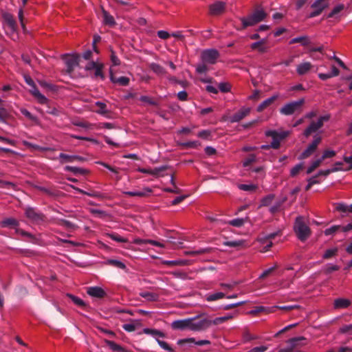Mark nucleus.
<instances>
[{"instance_id": "obj_1", "label": "nucleus", "mask_w": 352, "mask_h": 352, "mask_svg": "<svg viewBox=\"0 0 352 352\" xmlns=\"http://www.w3.org/2000/svg\"><path fill=\"white\" fill-rule=\"evenodd\" d=\"M267 16L266 12L262 9H256L252 14L247 17L240 19L242 23V29L253 26L263 21Z\"/></svg>"}, {"instance_id": "obj_2", "label": "nucleus", "mask_w": 352, "mask_h": 352, "mask_svg": "<svg viewBox=\"0 0 352 352\" xmlns=\"http://www.w3.org/2000/svg\"><path fill=\"white\" fill-rule=\"evenodd\" d=\"M294 230L298 238L305 241L311 234V230L303 221L302 217H298L294 223Z\"/></svg>"}, {"instance_id": "obj_3", "label": "nucleus", "mask_w": 352, "mask_h": 352, "mask_svg": "<svg viewBox=\"0 0 352 352\" xmlns=\"http://www.w3.org/2000/svg\"><path fill=\"white\" fill-rule=\"evenodd\" d=\"M189 318L190 330L192 331H204L212 324V321L207 318H202L199 316H195Z\"/></svg>"}, {"instance_id": "obj_4", "label": "nucleus", "mask_w": 352, "mask_h": 352, "mask_svg": "<svg viewBox=\"0 0 352 352\" xmlns=\"http://www.w3.org/2000/svg\"><path fill=\"white\" fill-rule=\"evenodd\" d=\"M289 133V131H286L278 132L274 130H269L265 132V135L272 138V142L270 144L272 148L278 149L280 146V142L285 140Z\"/></svg>"}, {"instance_id": "obj_5", "label": "nucleus", "mask_w": 352, "mask_h": 352, "mask_svg": "<svg viewBox=\"0 0 352 352\" xmlns=\"http://www.w3.org/2000/svg\"><path fill=\"white\" fill-rule=\"evenodd\" d=\"M304 103V98H301L297 101H293L287 103L280 109V113L284 116H291L298 111H300L301 107Z\"/></svg>"}, {"instance_id": "obj_6", "label": "nucleus", "mask_w": 352, "mask_h": 352, "mask_svg": "<svg viewBox=\"0 0 352 352\" xmlns=\"http://www.w3.org/2000/svg\"><path fill=\"white\" fill-rule=\"evenodd\" d=\"M220 57L219 52L216 49L204 50L201 53V59L203 63L214 65Z\"/></svg>"}, {"instance_id": "obj_7", "label": "nucleus", "mask_w": 352, "mask_h": 352, "mask_svg": "<svg viewBox=\"0 0 352 352\" xmlns=\"http://www.w3.org/2000/svg\"><path fill=\"white\" fill-rule=\"evenodd\" d=\"M177 344L183 347V350L186 351L188 349L192 346V344H196L198 346H204L208 345L210 344V341L208 340H201L199 341H196L194 338H188L184 339L178 340Z\"/></svg>"}, {"instance_id": "obj_8", "label": "nucleus", "mask_w": 352, "mask_h": 352, "mask_svg": "<svg viewBox=\"0 0 352 352\" xmlns=\"http://www.w3.org/2000/svg\"><path fill=\"white\" fill-rule=\"evenodd\" d=\"M80 58V56L78 54H65L63 56V59L67 66L66 71L68 74H71L74 68L78 65Z\"/></svg>"}, {"instance_id": "obj_9", "label": "nucleus", "mask_w": 352, "mask_h": 352, "mask_svg": "<svg viewBox=\"0 0 352 352\" xmlns=\"http://www.w3.org/2000/svg\"><path fill=\"white\" fill-rule=\"evenodd\" d=\"M322 138L320 136H314L313 142L307 146V148L301 153L300 159H306L311 156L317 149L318 144L320 143Z\"/></svg>"}, {"instance_id": "obj_10", "label": "nucleus", "mask_w": 352, "mask_h": 352, "mask_svg": "<svg viewBox=\"0 0 352 352\" xmlns=\"http://www.w3.org/2000/svg\"><path fill=\"white\" fill-rule=\"evenodd\" d=\"M327 7L328 3L327 0H316L311 5V8H314V10L309 14V17L314 18L319 16L322 12Z\"/></svg>"}, {"instance_id": "obj_11", "label": "nucleus", "mask_w": 352, "mask_h": 352, "mask_svg": "<svg viewBox=\"0 0 352 352\" xmlns=\"http://www.w3.org/2000/svg\"><path fill=\"white\" fill-rule=\"evenodd\" d=\"M226 4L222 1H216L209 6V12L211 15H220L224 12Z\"/></svg>"}, {"instance_id": "obj_12", "label": "nucleus", "mask_w": 352, "mask_h": 352, "mask_svg": "<svg viewBox=\"0 0 352 352\" xmlns=\"http://www.w3.org/2000/svg\"><path fill=\"white\" fill-rule=\"evenodd\" d=\"M171 327L175 330L190 329V318L175 320L171 323Z\"/></svg>"}, {"instance_id": "obj_13", "label": "nucleus", "mask_w": 352, "mask_h": 352, "mask_svg": "<svg viewBox=\"0 0 352 352\" xmlns=\"http://www.w3.org/2000/svg\"><path fill=\"white\" fill-rule=\"evenodd\" d=\"M250 108L243 107L230 117V122H238L246 117L250 113Z\"/></svg>"}, {"instance_id": "obj_14", "label": "nucleus", "mask_w": 352, "mask_h": 352, "mask_svg": "<svg viewBox=\"0 0 352 352\" xmlns=\"http://www.w3.org/2000/svg\"><path fill=\"white\" fill-rule=\"evenodd\" d=\"M2 17L4 23L12 32H14L16 30V23L12 14L8 12H4L2 14Z\"/></svg>"}, {"instance_id": "obj_15", "label": "nucleus", "mask_w": 352, "mask_h": 352, "mask_svg": "<svg viewBox=\"0 0 352 352\" xmlns=\"http://www.w3.org/2000/svg\"><path fill=\"white\" fill-rule=\"evenodd\" d=\"M26 217L33 221H38L43 219V215L42 213L37 212L33 208H27L25 209Z\"/></svg>"}, {"instance_id": "obj_16", "label": "nucleus", "mask_w": 352, "mask_h": 352, "mask_svg": "<svg viewBox=\"0 0 352 352\" xmlns=\"http://www.w3.org/2000/svg\"><path fill=\"white\" fill-rule=\"evenodd\" d=\"M168 166L166 165L162 166L160 167L155 168L154 169H146L144 168H138V171L142 173L149 174L154 176H157L162 171L168 169Z\"/></svg>"}, {"instance_id": "obj_17", "label": "nucleus", "mask_w": 352, "mask_h": 352, "mask_svg": "<svg viewBox=\"0 0 352 352\" xmlns=\"http://www.w3.org/2000/svg\"><path fill=\"white\" fill-rule=\"evenodd\" d=\"M31 87L32 89L30 90V92L38 100V102L41 104H46L48 101L47 98L41 94L36 85L34 84Z\"/></svg>"}, {"instance_id": "obj_18", "label": "nucleus", "mask_w": 352, "mask_h": 352, "mask_svg": "<svg viewBox=\"0 0 352 352\" xmlns=\"http://www.w3.org/2000/svg\"><path fill=\"white\" fill-rule=\"evenodd\" d=\"M87 294L93 297L102 298L106 295L103 289L100 287H91L87 289Z\"/></svg>"}, {"instance_id": "obj_19", "label": "nucleus", "mask_w": 352, "mask_h": 352, "mask_svg": "<svg viewBox=\"0 0 352 352\" xmlns=\"http://www.w3.org/2000/svg\"><path fill=\"white\" fill-rule=\"evenodd\" d=\"M58 159L60 160V161L62 164L66 163V162H73L75 160H77V161H83L84 160V158L80 156L69 155L65 154L63 153L59 154Z\"/></svg>"}, {"instance_id": "obj_20", "label": "nucleus", "mask_w": 352, "mask_h": 352, "mask_svg": "<svg viewBox=\"0 0 352 352\" xmlns=\"http://www.w3.org/2000/svg\"><path fill=\"white\" fill-rule=\"evenodd\" d=\"M351 300L346 298H336L333 302V308L335 309H345L350 306Z\"/></svg>"}, {"instance_id": "obj_21", "label": "nucleus", "mask_w": 352, "mask_h": 352, "mask_svg": "<svg viewBox=\"0 0 352 352\" xmlns=\"http://www.w3.org/2000/svg\"><path fill=\"white\" fill-rule=\"evenodd\" d=\"M278 98V95L276 94L272 96V97L265 100L262 102L257 107V111L261 112L264 109H265L267 107L271 105L277 98Z\"/></svg>"}, {"instance_id": "obj_22", "label": "nucleus", "mask_w": 352, "mask_h": 352, "mask_svg": "<svg viewBox=\"0 0 352 352\" xmlns=\"http://www.w3.org/2000/svg\"><path fill=\"white\" fill-rule=\"evenodd\" d=\"M102 17L103 22L106 25H108L109 27H113L114 25H116V22L113 16L104 10H102Z\"/></svg>"}, {"instance_id": "obj_23", "label": "nucleus", "mask_w": 352, "mask_h": 352, "mask_svg": "<svg viewBox=\"0 0 352 352\" xmlns=\"http://www.w3.org/2000/svg\"><path fill=\"white\" fill-rule=\"evenodd\" d=\"M288 346L284 349H281L278 352H300L298 349L296 348V340L295 339H289L287 341Z\"/></svg>"}, {"instance_id": "obj_24", "label": "nucleus", "mask_w": 352, "mask_h": 352, "mask_svg": "<svg viewBox=\"0 0 352 352\" xmlns=\"http://www.w3.org/2000/svg\"><path fill=\"white\" fill-rule=\"evenodd\" d=\"M18 226L19 221L14 218H7L0 222L2 228H16Z\"/></svg>"}, {"instance_id": "obj_25", "label": "nucleus", "mask_w": 352, "mask_h": 352, "mask_svg": "<svg viewBox=\"0 0 352 352\" xmlns=\"http://www.w3.org/2000/svg\"><path fill=\"white\" fill-rule=\"evenodd\" d=\"M67 296L77 306L84 309H87L88 308V305L81 298L71 294H67Z\"/></svg>"}, {"instance_id": "obj_26", "label": "nucleus", "mask_w": 352, "mask_h": 352, "mask_svg": "<svg viewBox=\"0 0 352 352\" xmlns=\"http://www.w3.org/2000/svg\"><path fill=\"white\" fill-rule=\"evenodd\" d=\"M57 224L58 226H63L69 230H74L76 228H78L77 225H76L75 223H74L68 220L63 219H58Z\"/></svg>"}, {"instance_id": "obj_27", "label": "nucleus", "mask_w": 352, "mask_h": 352, "mask_svg": "<svg viewBox=\"0 0 352 352\" xmlns=\"http://www.w3.org/2000/svg\"><path fill=\"white\" fill-rule=\"evenodd\" d=\"M300 43L302 46H308L311 43L309 38L307 36H302L292 38L289 41V44Z\"/></svg>"}, {"instance_id": "obj_28", "label": "nucleus", "mask_w": 352, "mask_h": 352, "mask_svg": "<svg viewBox=\"0 0 352 352\" xmlns=\"http://www.w3.org/2000/svg\"><path fill=\"white\" fill-rule=\"evenodd\" d=\"M312 67V65L309 62H305L300 64L297 67V73L299 75H304L307 74Z\"/></svg>"}, {"instance_id": "obj_29", "label": "nucleus", "mask_w": 352, "mask_h": 352, "mask_svg": "<svg viewBox=\"0 0 352 352\" xmlns=\"http://www.w3.org/2000/svg\"><path fill=\"white\" fill-rule=\"evenodd\" d=\"M110 78L113 83H118L122 86H126L129 83V78L126 76H120L119 78H116L114 77L113 74H111Z\"/></svg>"}, {"instance_id": "obj_30", "label": "nucleus", "mask_w": 352, "mask_h": 352, "mask_svg": "<svg viewBox=\"0 0 352 352\" xmlns=\"http://www.w3.org/2000/svg\"><path fill=\"white\" fill-rule=\"evenodd\" d=\"M149 68L157 75H164L166 73V69L163 67L155 63H150Z\"/></svg>"}, {"instance_id": "obj_31", "label": "nucleus", "mask_w": 352, "mask_h": 352, "mask_svg": "<svg viewBox=\"0 0 352 352\" xmlns=\"http://www.w3.org/2000/svg\"><path fill=\"white\" fill-rule=\"evenodd\" d=\"M140 296L150 302L157 301L159 298L158 294L148 292H142Z\"/></svg>"}, {"instance_id": "obj_32", "label": "nucleus", "mask_w": 352, "mask_h": 352, "mask_svg": "<svg viewBox=\"0 0 352 352\" xmlns=\"http://www.w3.org/2000/svg\"><path fill=\"white\" fill-rule=\"evenodd\" d=\"M226 297V294L223 292H216L213 294H208L206 295V300L208 302L215 301Z\"/></svg>"}, {"instance_id": "obj_33", "label": "nucleus", "mask_w": 352, "mask_h": 352, "mask_svg": "<svg viewBox=\"0 0 352 352\" xmlns=\"http://www.w3.org/2000/svg\"><path fill=\"white\" fill-rule=\"evenodd\" d=\"M143 333L145 334H147V335H151L153 337H155V336H159L161 338L165 337V334L162 331L157 330V329H155L145 328L143 329Z\"/></svg>"}, {"instance_id": "obj_34", "label": "nucleus", "mask_w": 352, "mask_h": 352, "mask_svg": "<svg viewBox=\"0 0 352 352\" xmlns=\"http://www.w3.org/2000/svg\"><path fill=\"white\" fill-rule=\"evenodd\" d=\"M105 342L107 343V344L108 345V346L113 351H116V352H125V350L124 349L116 344L115 342L113 341H111V340H105Z\"/></svg>"}, {"instance_id": "obj_35", "label": "nucleus", "mask_w": 352, "mask_h": 352, "mask_svg": "<svg viewBox=\"0 0 352 352\" xmlns=\"http://www.w3.org/2000/svg\"><path fill=\"white\" fill-rule=\"evenodd\" d=\"M181 146L184 148H197L201 146V142L199 141H188L186 142H182L180 144Z\"/></svg>"}, {"instance_id": "obj_36", "label": "nucleus", "mask_w": 352, "mask_h": 352, "mask_svg": "<svg viewBox=\"0 0 352 352\" xmlns=\"http://www.w3.org/2000/svg\"><path fill=\"white\" fill-rule=\"evenodd\" d=\"M96 105L98 107V109L96 111L97 113L103 116H107L109 113V111L107 109L106 104L102 102H97Z\"/></svg>"}, {"instance_id": "obj_37", "label": "nucleus", "mask_w": 352, "mask_h": 352, "mask_svg": "<svg viewBox=\"0 0 352 352\" xmlns=\"http://www.w3.org/2000/svg\"><path fill=\"white\" fill-rule=\"evenodd\" d=\"M38 190L50 197H55L57 195V192L53 188H49L44 186H38Z\"/></svg>"}, {"instance_id": "obj_38", "label": "nucleus", "mask_w": 352, "mask_h": 352, "mask_svg": "<svg viewBox=\"0 0 352 352\" xmlns=\"http://www.w3.org/2000/svg\"><path fill=\"white\" fill-rule=\"evenodd\" d=\"M107 236L111 239L112 240L116 241V242H118V243H126L127 242V239L124 238V237H122L121 236H120L118 234L116 233V232H112V233H109L107 234Z\"/></svg>"}, {"instance_id": "obj_39", "label": "nucleus", "mask_w": 352, "mask_h": 352, "mask_svg": "<svg viewBox=\"0 0 352 352\" xmlns=\"http://www.w3.org/2000/svg\"><path fill=\"white\" fill-rule=\"evenodd\" d=\"M344 170V168L333 167L331 169L320 170L316 175H318V177L321 176V175L328 176L331 173H334V172H337V171H340V170Z\"/></svg>"}, {"instance_id": "obj_40", "label": "nucleus", "mask_w": 352, "mask_h": 352, "mask_svg": "<svg viewBox=\"0 0 352 352\" xmlns=\"http://www.w3.org/2000/svg\"><path fill=\"white\" fill-rule=\"evenodd\" d=\"M318 131L316 126L315 122H311L309 126L304 131L303 135L308 138L311 133H315Z\"/></svg>"}, {"instance_id": "obj_41", "label": "nucleus", "mask_w": 352, "mask_h": 352, "mask_svg": "<svg viewBox=\"0 0 352 352\" xmlns=\"http://www.w3.org/2000/svg\"><path fill=\"white\" fill-rule=\"evenodd\" d=\"M65 170L67 171H70L74 174H81L84 175L87 173V171L85 169H82L81 168L76 167V166H67L65 168Z\"/></svg>"}, {"instance_id": "obj_42", "label": "nucleus", "mask_w": 352, "mask_h": 352, "mask_svg": "<svg viewBox=\"0 0 352 352\" xmlns=\"http://www.w3.org/2000/svg\"><path fill=\"white\" fill-rule=\"evenodd\" d=\"M74 189H76L77 191H78L81 194L87 195H88L89 197H97V198H100V199L104 198V196L101 193H100L98 192H85L83 190H81V189L78 188H74Z\"/></svg>"}, {"instance_id": "obj_43", "label": "nucleus", "mask_w": 352, "mask_h": 352, "mask_svg": "<svg viewBox=\"0 0 352 352\" xmlns=\"http://www.w3.org/2000/svg\"><path fill=\"white\" fill-rule=\"evenodd\" d=\"M232 318L233 316L231 314H228L225 316L216 318L213 321H212V324L217 325L227 321L228 320L232 319Z\"/></svg>"}, {"instance_id": "obj_44", "label": "nucleus", "mask_w": 352, "mask_h": 352, "mask_svg": "<svg viewBox=\"0 0 352 352\" xmlns=\"http://www.w3.org/2000/svg\"><path fill=\"white\" fill-rule=\"evenodd\" d=\"M318 175H314L307 179L308 184L305 187V190L308 191L311 189L313 185L320 183V181L317 179Z\"/></svg>"}, {"instance_id": "obj_45", "label": "nucleus", "mask_w": 352, "mask_h": 352, "mask_svg": "<svg viewBox=\"0 0 352 352\" xmlns=\"http://www.w3.org/2000/svg\"><path fill=\"white\" fill-rule=\"evenodd\" d=\"M322 161L320 160V158L314 161L311 166L307 168V173L310 174L316 168L319 167L320 164H322Z\"/></svg>"}, {"instance_id": "obj_46", "label": "nucleus", "mask_w": 352, "mask_h": 352, "mask_svg": "<svg viewBox=\"0 0 352 352\" xmlns=\"http://www.w3.org/2000/svg\"><path fill=\"white\" fill-rule=\"evenodd\" d=\"M330 118L329 115H326L323 116H320L317 122H315L316 126L317 127L318 130H319L321 127H322L324 122L326 121H328Z\"/></svg>"}, {"instance_id": "obj_47", "label": "nucleus", "mask_w": 352, "mask_h": 352, "mask_svg": "<svg viewBox=\"0 0 352 352\" xmlns=\"http://www.w3.org/2000/svg\"><path fill=\"white\" fill-rule=\"evenodd\" d=\"M330 118L329 115H326L323 116H320L317 122H315L316 126L317 127L318 130H319L321 127H322L324 122L326 121H328Z\"/></svg>"}, {"instance_id": "obj_48", "label": "nucleus", "mask_w": 352, "mask_h": 352, "mask_svg": "<svg viewBox=\"0 0 352 352\" xmlns=\"http://www.w3.org/2000/svg\"><path fill=\"white\" fill-rule=\"evenodd\" d=\"M238 187L244 191H254L257 189V186L254 184H239Z\"/></svg>"}, {"instance_id": "obj_49", "label": "nucleus", "mask_w": 352, "mask_h": 352, "mask_svg": "<svg viewBox=\"0 0 352 352\" xmlns=\"http://www.w3.org/2000/svg\"><path fill=\"white\" fill-rule=\"evenodd\" d=\"M339 230H341L342 231V227L340 226H333L331 228L326 229L324 233L326 236H329L333 234Z\"/></svg>"}, {"instance_id": "obj_50", "label": "nucleus", "mask_w": 352, "mask_h": 352, "mask_svg": "<svg viewBox=\"0 0 352 352\" xmlns=\"http://www.w3.org/2000/svg\"><path fill=\"white\" fill-rule=\"evenodd\" d=\"M344 8V5L340 4L336 6L332 11L328 14L329 18H332L335 16L337 14L340 13Z\"/></svg>"}, {"instance_id": "obj_51", "label": "nucleus", "mask_w": 352, "mask_h": 352, "mask_svg": "<svg viewBox=\"0 0 352 352\" xmlns=\"http://www.w3.org/2000/svg\"><path fill=\"white\" fill-rule=\"evenodd\" d=\"M274 198V195L272 194H270L266 197H263L261 200V206H267L271 204L272 200Z\"/></svg>"}, {"instance_id": "obj_52", "label": "nucleus", "mask_w": 352, "mask_h": 352, "mask_svg": "<svg viewBox=\"0 0 352 352\" xmlns=\"http://www.w3.org/2000/svg\"><path fill=\"white\" fill-rule=\"evenodd\" d=\"M335 209L337 211L346 212L349 210V206L346 205L344 203H336L334 204Z\"/></svg>"}, {"instance_id": "obj_53", "label": "nucleus", "mask_w": 352, "mask_h": 352, "mask_svg": "<svg viewBox=\"0 0 352 352\" xmlns=\"http://www.w3.org/2000/svg\"><path fill=\"white\" fill-rule=\"evenodd\" d=\"M108 263L112 266L120 269H125L126 265L121 261L114 259H111L108 261Z\"/></svg>"}, {"instance_id": "obj_54", "label": "nucleus", "mask_w": 352, "mask_h": 352, "mask_svg": "<svg viewBox=\"0 0 352 352\" xmlns=\"http://www.w3.org/2000/svg\"><path fill=\"white\" fill-rule=\"evenodd\" d=\"M124 194L129 197H142L146 196V193L144 191H126Z\"/></svg>"}, {"instance_id": "obj_55", "label": "nucleus", "mask_w": 352, "mask_h": 352, "mask_svg": "<svg viewBox=\"0 0 352 352\" xmlns=\"http://www.w3.org/2000/svg\"><path fill=\"white\" fill-rule=\"evenodd\" d=\"M245 223V220L243 219H234L229 221V224L236 228L241 227Z\"/></svg>"}, {"instance_id": "obj_56", "label": "nucleus", "mask_w": 352, "mask_h": 352, "mask_svg": "<svg viewBox=\"0 0 352 352\" xmlns=\"http://www.w3.org/2000/svg\"><path fill=\"white\" fill-rule=\"evenodd\" d=\"M292 339H295L296 340V348L298 349L299 347L304 346L307 344L305 342L307 340L306 338L303 336L295 337Z\"/></svg>"}, {"instance_id": "obj_57", "label": "nucleus", "mask_w": 352, "mask_h": 352, "mask_svg": "<svg viewBox=\"0 0 352 352\" xmlns=\"http://www.w3.org/2000/svg\"><path fill=\"white\" fill-rule=\"evenodd\" d=\"M337 252H338L337 248L329 249V250H326V252H324V254L323 255V258L329 259V258L333 257V256H335L337 254Z\"/></svg>"}, {"instance_id": "obj_58", "label": "nucleus", "mask_w": 352, "mask_h": 352, "mask_svg": "<svg viewBox=\"0 0 352 352\" xmlns=\"http://www.w3.org/2000/svg\"><path fill=\"white\" fill-rule=\"evenodd\" d=\"M102 68H103V65L101 64V63H99L98 65V66L96 67V68H95V73H94V75L96 77H100L102 79H104V76L102 73Z\"/></svg>"}, {"instance_id": "obj_59", "label": "nucleus", "mask_w": 352, "mask_h": 352, "mask_svg": "<svg viewBox=\"0 0 352 352\" xmlns=\"http://www.w3.org/2000/svg\"><path fill=\"white\" fill-rule=\"evenodd\" d=\"M197 136L204 140H209L211 137V131L209 130H202L198 133Z\"/></svg>"}, {"instance_id": "obj_60", "label": "nucleus", "mask_w": 352, "mask_h": 352, "mask_svg": "<svg viewBox=\"0 0 352 352\" xmlns=\"http://www.w3.org/2000/svg\"><path fill=\"white\" fill-rule=\"evenodd\" d=\"M336 155V152L332 150H325L320 157V160L323 162L327 158H331Z\"/></svg>"}, {"instance_id": "obj_61", "label": "nucleus", "mask_w": 352, "mask_h": 352, "mask_svg": "<svg viewBox=\"0 0 352 352\" xmlns=\"http://www.w3.org/2000/svg\"><path fill=\"white\" fill-rule=\"evenodd\" d=\"M157 342L158 344L164 350L173 352V349L168 345V344L163 340H160L159 339H157Z\"/></svg>"}, {"instance_id": "obj_62", "label": "nucleus", "mask_w": 352, "mask_h": 352, "mask_svg": "<svg viewBox=\"0 0 352 352\" xmlns=\"http://www.w3.org/2000/svg\"><path fill=\"white\" fill-rule=\"evenodd\" d=\"M140 101L146 102L151 105L157 106V103L153 100L152 98H151L148 96H142L140 98Z\"/></svg>"}, {"instance_id": "obj_63", "label": "nucleus", "mask_w": 352, "mask_h": 352, "mask_svg": "<svg viewBox=\"0 0 352 352\" xmlns=\"http://www.w3.org/2000/svg\"><path fill=\"white\" fill-rule=\"evenodd\" d=\"M111 61L113 64V65L117 66L120 64V60L118 58V56L116 55V53L114 51L111 50V55H110Z\"/></svg>"}, {"instance_id": "obj_64", "label": "nucleus", "mask_w": 352, "mask_h": 352, "mask_svg": "<svg viewBox=\"0 0 352 352\" xmlns=\"http://www.w3.org/2000/svg\"><path fill=\"white\" fill-rule=\"evenodd\" d=\"M342 333H350L352 335V324L343 325L340 329Z\"/></svg>"}]
</instances>
